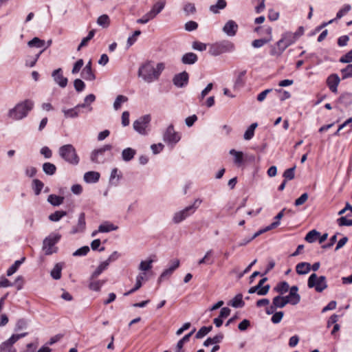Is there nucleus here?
I'll use <instances>...</instances> for the list:
<instances>
[{
	"instance_id": "2",
	"label": "nucleus",
	"mask_w": 352,
	"mask_h": 352,
	"mask_svg": "<svg viewBox=\"0 0 352 352\" xmlns=\"http://www.w3.org/2000/svg\"><path fill=\"white\" fill-rule=\"evenodd\" d=\"M34 102L30 99H26L17 103L13 108L8 110L7 116L14 120H21L28 116L32 110Z\"/></svg>"
},
{
	"instance_id": "52",
	"label": "nucleus",
	"mask_w": 352,
	"mask_h": 352,
	"mask_svg": "<svg viewBox=\"0 0 352 352\" xmlns=\"http://www.w3.org/2000/svg\"><path fill=\"white\" fill-rule=\"evenodd\" d=\"M212 329V326L202 327L196 333L195 338L197 339H201L204 338L206 335H207L209 332H210Z\"/></svg>"
},
{
	"instance_id": "57",
	"label": "nucleus",
	"mask_w": 352,
	"mask_h": 352,
	"mask_svg": "<svg viewBox=\"0 0 352 352\" xmlns=\"http://www.w3.org/2000/svg\"><path fill=\"white\" fill-rule=\"evenodd\" d=\"M272 316L271 318V321L274 323V324H278L279 323L282 319H283V317L284 316V313L283 311H276L272 314Z\"/></svg>"
},
{
	"instance_id": "10",
	"label": "nucleus",
	"mask_w": 352,
	"mask_h": 352,
	"mask_svg": "<svg viewBox=\"0 0 352 352\" xmlns=\"http://www.w3.org/2000/svg\"><path fill=\"white\" fill-rule=\"evenodd\" d=\"M151 117L149 115H145L137 119L133 124V129L141 135L147 134Z\"/></svg>"
},
{
	"instance_id": "45",
	"label": "nucleus",
	"mask_w": 352,
	"mask_h": 352,
	"mask_svg": "<svg viewBox=\"0 0 352 352\" xmlns=\"http://www.w3.org/2000/svg\"><path fill=\"white\" fill-rule=\"evenodd\" d=\"M67 215V212L63 210H57L54 213H52L49 216V219L51 221L57 222L60 220L61 218Z\"/></svg>"
},
{
	"instance_id": "47",
	"label": "nucleus",
	"mask_w": 352,
	"mask_h": 352,
	"mask_svg": "<svg viewBox=\"0 0 352 352\" xmlns=\"http://www.w3.org/2000/svg\"><path fill=\"white\" fill-rule=\"evenodd\" d=\"M44 186V184L38 179H34L32 181V189L34 190V192L36 195H38L41 190L43 189Z\"/></svg>"
},
{
	"instance_id": "36",
	"label": "nucleus",
	"mask_w": 352,
	"mask_h": 352,
	"mask_svg": "<svg viewBox=\"0 0 352 352\" xmlns=\"http://www.w3.org/2000/svg\"><path fill=\"white\" fill-rule=\"evenodd\" d=\"M25 258L23 257L20 260H17L14 262L13 265H12L7 270L6 274L8 276H12L14 274L20 267V265L25 261Z\"/></svg>"
},
{
	"instance_id": "1",
	"label": "nucleus",
	"mask_w": 352,
	"mask_h": 352,
	"mask_svg": "<svg viewBox=\"0 0 352 352\" xmlns=\"http://www.w3.org/2000/svg\"><path fill=\"white\" fill-rule=\"evenodd\" d=\"M164 69V63H158L155 67L152 61H146L140 66L138 75L145 82L152 83L159 80Z\"/></svg>"
},
{
	"instance_id": "44",
	"label": "nucleus",
	"mask_w": 352,
	"mask_h": 352,
	"mask_svg": "<svg viewBox=\"0 0 352 352\" xmlns=\"http://www.w3.org/2000/svg\"><path fill=\"white\" fill-rule=\"evenodd\" d=\"M257 126H258L257 123L254 122V123H252L248 128V129L245 131V133L243 135V138L245 140H251L254 137V130L257 127Z\"/></svg>"
},
{
	"instance_id": "15",
	"label": "nucleus",
	"mask_w": 352,
	"mask_h": 352,
	"mask_svg": "<svg viewBox=\"0 0 352 352\" xmlns=\"http://www.w3.org/2000/svg\"><path fill=\"white\" fill-rule=\"evenodd\" d=\"M52 76L54 82L60 87L65 88L67 86L68 80L67 78L63 76L62 69L58 68L57 69H55L52 72Z\"/></svg>"
},
{
	"instance_id": "60",
	"label": "nucleus",
	"mask_w": 352,
	"mask_h": 352,
	"mask_svg": "<svg viewBox=\"0 0 352 352\" xmlns=\"http://www.w3.org/2000/svg\"><path fill=\"white\" fill-rule=\"evenodd\" d=\"M348 127V131H350L352 130V117L347 119L346 121H344L342 124H340L337 130V131L335 133V134H338V132L343 128Z\"/></svg>"
},
{
	"instance_id": "19",
	"label": "nucleus",
	"mask_w": 352,
	"mask_h": 352,
	"mask_svg": "<svg viewBox=\"0 0 352 352\" xmlns=\"http://www.w3.org/2000/svg\"><path fill=\"white\" fill-rule=\"evenodd\" d=\"M122 178V173L118 168H113L110 174L109 184L111 186H118Z\"/></svg>"
},
{
	"instance_id": "38",
	"label": "nucleus",
	"mask_w": 352,
	"mask_h": 352,
	"mask_svg": "<svg viewBox=\"0 0 352 352\" xmlns=\"http://www.w3.org/2000/svg\"><path fill=\"white\" fill-rule=\"evenodd\" d=\"M63 269V265L60 263H56L54 268L51 271V276L55 280H58L61 277V271Z\"/></svg>"
},
{
	"instance_id": "4",
	"label": "nucleus",
	"mask_w": 352,
	"mask_h": 352,
	"mask_svg": "<svg viewBox=\"0 0 352 352\" xmlns=\"http://www.w3.org/2000/svg\"><path fill=\"white\" fill-rule=\"evenodd\" d=\"M234 50L235 45L232 42L224 40L211 45L208 52L210 55L217 56L224 53L232 52Z\"/></svg>"
},
{
	"instance_id": "58",
	"label": "nucleus",
	"mask_w": 352,
	"mask_h": 352,
	"mask_svg": "<svg viewBox=\"0 0 352 352\" xmlns=\"http://www.w3.org/2000/svg\"><path fill=\"white\" fill-rule=\"evenodd\" d=\"M89 252V248L87 245L83 246L77 250H76L73 253L74 256H82L87 254V253Z\"/></svg>"
},
{
	"instance_id": "33",
	"label": "nucleus",
	"mask_w": 352,
	"mask_h": 352,
	"mask_svg": "<svg viewBox=\"0 0 352 352\" xmlns=\"http://www.w3.org/2000/svg\"><path fill=\"white\" fill-rule=\"evenodd\" d=\"M223 339V334L222 333H219L213 338H207L204 342V346H208L210 344H218L220 343Z\"/></svg>"
},
{
	"instance_id": "50",
	"label": "nucleus",
	"mask_w": 352,
	"mask_h": 352,
	"mask_svg": "<svg viewBox=\"0 0 352 352\" xmlns=\"http://www.w3.org/2000/svg\"><path fill=\"white\" fill-rule=\"evenodd\" d=\"M319 234V232L316 231V230H312L307 234L305 236V240L308 243L315 242L316 241H317Z\"/></svg>"
},
{
	"instance_id": "28",
	"label": "nucleus",
	"mask_w": 352,
	"mask_h": 352,
	"mask_svg": "<svg viewBox=\"0 0 352 352\" xmlns=\"http://www.w3.org/2000/svg\"><path fill=\"white\" fill-rule=\"evenodd\" d=\"M246 70H243L237 74L234 83V89L242 87L245 85L244 78Z\"/></svg>"
},
{
	"instance_id": "46",
	"label": "nucleus",
	"mask_w": 352,
	"mask_h": 352,
	"mask_svg": "<svg viewBox=\"0 0 352 352\" xmlns=\"http://www.w3.org/2000/svg\"><path fill=\"white\" fill-rule=\"evenodd\" d=\"M97 24L104 28L109 27L110 24V19L107 14H102L97 19Z\"/></svg>"
},
{
	"instance_id": "31",
	"label": "nucleus",
	"mask_w": 352,
	"mask_h": 352,
	"mask_svg": "<svg viewBox=\"0 0 352 352\" xmlns=\"http://www.w3.org/2000/svg\"><path fill=\"white\" fill-rule=\"evenodd\" d=\"M229 153L234 157V163L237 166H240L243 162V153L241 151H237L234 149H231Z\"/></svg>"
},
{
	"instance_id": "40",
	"label": "nucleus",
	"mask_w": 352,
	"mask_h": 352,
	"mask_svg": "<svg viewBox=\"0 0 352 352\" xmlns=\"http://www.w3.org/2000/svg\"><path fill=\"white\" fill-rule=\"evenodd\" d=\"M109 264L105 261L102 262L96 269V270L91 274L92 278H98L104 270H106Z\"/></svg>"
},
{
	"instance_id": "12",
	"label": "nucleus",
	"mask_w": 352,
	"mask_h": 352,
	"mask_svg": "<svg viewBox=\"0 0 352 352\" xmlns=\"http://www.w3.org/2000/svg\"><path fill=\"white\" fill-rule=\"evenodd\" d=\"M194 213V207H186L184 209L175 212L173 217V221L174 223H179L187 217H190Z\"/></svg>"
},
{
	"instance_id": "42",
	"label": "nucleus",
	"mask_w": 352,
	"mask_h": 352,
	"mask_svg": "<svg viewBox=\"0 0 352 352\" xmlns=\"http://www.w3.org/2000/svg\"><path fill=\"white\" fill-rule=\"evenodd\" d=\"M284 49L280 45H277V42L270 46V54L272 56L278 57L280 56L284 52Z\"/></svg>"
},
{
	"instance_id": "56",
	"label": "nucleus",
	"mask_w": 352,
	"mask_h": 352,
	"mask_svg": "<svg viewBox=\"0 0 352 352\" xmlns=\"http://www.w3.org/2000/svg\"><path fill=\"white\" fill-rule=\"evenodd\" d=\"M341 74L342 79L352 78V64H349L346 67L342 69Z\"/></svg>"
},
{
	"instance_id": "49",
	"label": "nucleus",
	"mask_w": 352,
	"mask_h": 352,
	"mask_svg": "<svg viewBox=\"0 0 352 352\" xmlns=\"http://www.w3.org/2000/svg\"><path fill=\"white\" fill-rule=\"evenodd\" d=\"M289 289L290 287L289 284L285 281L278 283L274 288V289L280 294L287 292Z\"/></svg>"
},
{
	"instance_id": "14",
	"label": "nucleus",
	"mask_w": 352,
	"mask_h": 352,
	"mask_svg": "<svg viewBox=\"0 0 352 352\" xmlns=\"http://www.w3.org/2000/svg\"><path fill=\"white\" fill-rule=\"evenodd\" d=\"M285 302V301H283L282 300V296H275L272 300V305L270 307H267L266 314L267 315H272L275 312V311L277 309L283 308L284 307L286 306Z\"/></svg>"
},
{
	"instance_id": "51",
	"label": "nucleus",
	"mask_w": 352,
	"mask_h": 352,
	"mask_svg": "<svg viewBox=\"0 0 352 352\" xmlns=\"http://www.w3.org/2000/svg\"><path fill=\"white\" fill-rule=\"evenodd\" d=\"M128 100V98L126 96L119 95L116 98L114 103H113V108L115 110H118L120 109L121 105L122 103L126 102Z\"/></svg>"
},
{
	"instance_id": "53",
	"label": "nucleus",
	"mask_w": 352,
	"mask_h": 352,
	"mask_svg": "<svg viewBox=\"0 0 352 352\" xmlns=\"http://www.w3.org/2000/svg\"><path fill=\"white\" fill-rule=\"evenodd\" d=\"M340 78L338 74H331V92L337 93Z\"/></svg>"
},
{
	"instance_id": "21",
	"label": "nucleus",
	"mask_w": 352,
	"mask_h": 352,
	"mask_svg": "<svg viewBox=\"0 0 352 352\" xmlns=\"http://www.w3.org/2000/svg\"><path fill=\"white\" fill-rule=\"evenodd\" d=\"M85 214L84 212H81L78 216V223L75 227L72 228L71 233L76 234L78 232H82L85 230Z\"/></svg>"
},
{
	"instance_id": "23",
	"label": "nucleus",
	"mask_w": 352,
	"mask_h": 352,
	"mask_svg": "<svg viewBox=\"0 0 352 352\" xmlns=\"http://www.w3.org/2000/svg\"><path fill=\"white\" fill-rule=\"evenodd\" d=\"M145 273H140L136 277V283L135 284H133V287L130 289L129 291L125 292L124 294V296H129L137 290H138L142 285V281L144 279Z\"/></svg>"
},
{
	"instance_id": "64",
	"label": "nucleus",
	"mask_w": 352,
	"mask_h": 352,
	"mask_svg": "<svg viewBox=\"0 0 352 352\" xmlns=\"http://www.w3.org/2000/svg\"><path fill=\"white\" fill-rule=\"evenodd\" d=\"M340 62L343 63H349L352 62V50L342 56L340 58Z\"/></svg>"
},
{
	"instance_id": "37",
	"label": "nucleus",
	"mask_w": 352,
	"mask_h": 352,
	"mask_svg": "<svg viewBox=\"0 0 352 352\" xmlns=\"http://www.w3.org/2000/svg\"><path fill=\"white\" fill-rule=\"evenodd\" d=\"M42 168L43 172L47 175H53L56 171V166L50 162H45Z\"/></svg>"
},
{
	"instance_id": "22",
	"label": "nucleus",
	"mask_w": 352,
	"mask_h": 352,
	"mask_svg": "<svg viewBox=\"0 0 352 352\" xmlns=\"http://www.w3.org/2000/svg\"><path fill=\"white\" fill-rule=\"evenodd\" d=\"M100 174L96 171H88L84 174L83 179L86 183L93 184L99 181Z\"/></svg>"
},
{
	"instance_id": "39",
	"label": "nucleus",
	"mask_w": 352,
	"mask_h": 352,
	"mask_svg": "<svg viewBox=\"0 0 352 352\" xmlns=\"http://www.w3.org/2000/svg\"><path fill=\"white\" fill-rule=\"evenodd\" d=\"M28 45L30 47L42 48L43 50V47L45 45V41L38 37H34L28 43Z\"/></svg>"
},
{
	"instance_id": "13",
	"label": "nucleus",
	"mask_w": 352,
	"mask_h": 352,
	"mask_svg": "<svg viewBox=\"0 0 352 352\" xmlns=\"http://www.w3.org/2000/svg\"><path fill=\"white\" fill-rule=\"evenodd\" d=\"M189 75L186 72H182L174 76L173 83L179 88L186 87L188 83Z\"/></svg>"
},
{
	"instance_id": "11",
	"label": "nucleus",
	"mask_w": 352,
	"mask_h": 352,
	"mask_svg": "<svg viewBox=\"0 0 352 352\" xmlns=\"http://www.w3.org/2000/svg\"><path fill=\"white\" fill-rule=\"evenodd\" d=\"M296 40V34L288 32L282 35L281 38L277 41V45L282 46L284 50H285L289 46L294 44Z\"/></svg>"
},
{
	"instance_id": "7",
	"label": "nucleus",
	"mask_w": 352,
	"mask_h": 352,
	"mask_svg": "<svg viewBox=\"0 0 352 352\" xmlns=\"http://www.w3.org/2000/svg\"><path fill=\"white\" fill-rule=\"evenodd\" d=\"M181 140V134L176 132L173 124H170L163 134V140L167 144L174 146Z\"/></svg>"
},
{
	"instance_id": "55",
	"label": "nucleus",
	"mask_w": 352,
	"mask_h": 352,
	"mask_svg": "<svg viewBox=\"0 0 352 352\" xmlns=\"http://www.w3.org/2000/svg\"><path fill=\"white\" fill-rule=\"evenodd\" d=\"M184 12L186 15L189 16L190 14H193L196 12V7L194 3H187L184 6Z\"/></svg>"
},
{
	"instance_id": "18",
	"label": "nucleus",
	"mask_w": 352,
	"mask_h": 352,
	"mask_svg": "<svg viewBox=\"0 0 352 352\" xmlns=\"http://www.w3.org/2000/svg\"><path fill=\"white\" fill-rule=\"evenodd\" d=\"M106 281V280H98L97 278H92V275L91 274L88 287L90 290L99 292L102 287L105 284Z\"/></svg>"
},
{
	"instance_id": "30",
	"label": "nucleus",
	"mask_w": 352,
	"mask_h": 352,
	"mask_svg": "<svg viewBox=\"0 0 352 352\" xmlns=\"http://www.w3.org/2000/svg\"><path fill=\"white\" fill-rule=\"evenodd\" d=\"M296 270L298 274H306L311 270V265L307 262H302L297 264Z\"/></svg>"
},
{
	"instance_id": "27",
	"label": "nucleus",
	"mask_w": 352,
	"mask_h": 352,
	"mask_svg": "<svg viewBox=\"0 0 352 352\" xmlns=\"http://www.w3.org/2000/svg\"><path fill=\"white\" fill-rule=\"evenodd\" d=\"M289 296L292 299V305H296L300 301V296L298 294V288L297 286L294 285L290 287L289 289Z\"/></svg>"
},
{
	"instance_id": "25",
	"label": "nucleus",
	"mask_w": 352,
	"mask_h": 352,
	"mask_svg": "<svg viewBox=\"0 0 352 352\" xmlns=\"http://www.w3.org/2000/svg\"><path fill=\"white\" fill-rule=\"evenodd\" d=\"M198 60L197 54L192 52L184 54L182 57V62L185 65H192Z\"/></svg>"
},
{
	"instance_id": "5",
	"label": "nucleus",
	"mask_w": 352,
	"mask_h": 352,
	"mask_svg": "<svg viewBox=\"0 0 352 352\" xmlns=\"http://www.w3.org/2000/svg\"><path fill=\"white\" fill-rule=\"evenodd\" d=\"M60 234L52 233L47 236L43 242V250L46 255H50L57 252L58 248L55 245L60 241Z\"/></svg>"
},
{
	"instance_id": "54",
	"label": "nucleus",
	"mask_w": 352,
	"mask_h": 352,
	"mask_svg": "<svg viewBox=\"0 0 352 352\" xmlns=\"http://www.w3.org/2000/svg\"><path fill=\"white\" fill-rule=\"evenodd\" d=\"M212 254V250H208L205 254V256L198 261L197 264L199 265H203V264H212L213 263L212 261H210V258Z\"/></svg>"
},
{
	"instance_id": "63",
	"label": "nucleus",
	"mask_w": 352,
	"mask_h": 352,
	"mask_svg": "<svg viewBox=\"0 0 352 352\" xmlns=\"http://www.w3.org/2000/svg\"><path fill=\"white\" fill-rule=\"evenodd\" d=\"M74 86L76 91H82L85 87V82L80 79H76L74 82Z\"/></svg>"
},
{
	"instance_id": "32",
	"label": "nucleus",
	"mask_w": 352,
	"mask_h": 352,
	"mask_svg": "<svg viewBox=\"0 0 352 352\" xmlns=\"http://www.w3.org/2000/svg\"><path fill=\"white\" fill-rule=\"evenodd\" d=\"M245 303L243 300V295L238 294L232 300L228 302V305L234 308L243 307Z\"/></svg>"
},
{
	"instance_id": "34",
	"label": "nucleus",
	"mask_w": 352,
	"mask_h": 352,
	"mask_svg": "<svg viewBox=\"0 0 352 352\" xmlns=\"http://www.w3.org/2000/svg\"><path fill=\"white\" fill-rule=\"evenodd\" d=\"M80 76L83 79L88 81H93L96 79V75L94 74L92 69L83 68Z\"/></svg>"
},
{
	"instance_id": "6",
	"label": "nucleus",
	"mask_w": 352,
	"mask_h": 352,
	"mask_svg": "<svg viewBox=\"0 0 352 352\" xmlns=\"http://www.w3.org/2000/svg\"><path fill=\"white\" fill-rule=\"evenodd\" d=\"M307 285L309 288H314L317 292H322L327 287L325 276H318L316 274H312L308 278Z\"/></svg>"
},
{
	"instance_id": "9",
	"label": "nucleus",
	"mask_w": 352,
	"mask_h": 352,
	"mask_svg": "<svg viewBox=\"0 0 352 352\" xmlns=\"http://www.w3.org/2000/svg\"><path fill=\"white\" fill-rule=\"evenodd\" d=\"M112 148L111 144H106L98 149L94 150L90 156L91 161L94 163L101 164L106 160L105 153L110 151Z\"/></svg>"
},
{
	"instance_id": "59",
	"label": "nucleus",
	"mask_w": 352,
	"mask_h": 352,
	"mask_svg": "<svg viewBox=\"0 0 352 352\" xmlns=\"http://www.w3.org/2000/svg\"><path fill=\"white\" fill-rule=\"evenodd\" d=\"M295 168H296V166H294L292 168H288V169L285 170V172L283 173V177H285L286 181L287 180H292V179H293L294 178V177H295V174H294Z\"/></svg>"
},
{
	"instance_id": "48",
	"label": "nucleus",
	"mask_w": 352,
	"mask_h": 352,
	"mask_svg": "<svg viewBox=\"0 0 352 352\" xmlns=\"http://www.w3.org/2000/svg\"><path fill=\"white\" fill-rule=\"evenodd\" d=\"M153 263V260L152 259L142 261L139 265L138 269L144 273L145 272L148 271L152 268Z\"/></svg>"
},
{
	"instance_id": "43",
	"label": "nucleus",
	"mask_w": 352,
	"mask_h": 352,
	"mask_svg": "<svg viewBox=\"0 0 352 352\" xmlns=\"http://www.w3.org/2000/svg\"><path fill=\"white\" fill-rule=\"evenodd\" d=\"M166 1L164 0H159L153 4L151 10L156 14H159L164 8Z\"/></svg>"
},
{
	"instance_id": "61",
	"label": "nucleus",
	"mask_w": 352,
	"mask_h": 352,
	"mask_svg": "<svg viewBox=\"0 0 352 352\" xmlns=\"http://www.w3.org/2000/svg\"><path fill=\"white\" fill-rule=\"evenodd\" d=\"M213 84L212 82L208 84L204 89L202 90L198 98L200 101L203 100L208 93L212 89Z\"/></svg>"
},
{
	"instance_id": "29",
	"label": "nucleus",
	"mask_w": 352,
	"mask_h": 352,
	"mask_svg": "<svg viewBox=\"0 0 352 352\" xmlns=\"http://www.w3.org/2000/svg\"><path fill=\"white\" fill-rule=\"evenodd\" d=\"M226 6L227 2L226 0H217L216 4L210 6L209 10L214 14H217L220 10L224 9Z\"/></svg>"
},
{
	"instance_id": "17",
	"label": "nucleus",
	"mask_w": 352,
	"mask_h": 352,
	"mask_svg": "<svg viewBox=\"0 0 352 352\" xmlns=\"http://www.w3.org/2000/svg\"><path fill=\"white\" fill-rule=\"evenodd\" d=\"M85 105H79L77 104L73 108L66 109L63 108L62 112L64 114V117L65 118H76L79 116L80 114V109L83 108Z\"/></svg>"
},
{
	"instance_id": "24",
	"label": "nucleus",
	"mask_w": 352,
	"mask_h": 352,
	"mask_svg": "<svg viewBox=\"0 0 352 352\" xmlns=\"http://www.w3.org/2000/svg\"><path fill=\"white\" fill-rule=\"evenodd\" d=\"M136 154V151L131 147L126 148L122 151L121 155L123 161L128 162L132 160Z\"/></svg>"
},
{
	"instance_id": "62",
	"label": "nucleus",
	"mask_w": 352,
	"mask_h": 352,
	"mask_svg": "<svg viewBox=\"0 0 352 352\" xmlns=\"http://www.w3.org/2000/svg\"><path fill=\"white\" fill-rule=\"evenodd\" d=\"M83 65H84V61L82 59L78 60L74 65V67L72 69V73L73 74H78L80 72V70L82 69Z\"/></svg>"
},
{
	"instance_id": "8",
	"label": "nucleus",
	"mask_w": 352,
	"mask_h": 352,
	"mask_svg": "<svg viewBox=\"0 0 352 352\" xmlns=\"http://www.w3.org/2000/svg\"><path fill=\"white\" fill-rule=\"evenodd\" d=\"M28 333L27 332L13 334L9 339L2 342L0 345L1 352H16V349L13 346L14 344L19 339L25 337Z\"/></svg>"
},
{
	"instance_id": "26",
	"label": "nucleus",
	"mask_w": 352,
	"mask_h": 352,
	"mask_svg": "<svg viewBox=\"0 0 352 352\" xmlns=\"http://www.w3.org/2000/svg\"><path fill=\"white\" fill-rule=\"evenodd\" d=\"M118 229L117 226H115L109 221H104L98 226V232L102 233L109 232L111 231H115Z\"/></svg>"
},
{
	"instance_id": "20",
	"label": "nucleus",
	"mask_w": 352,
	"mask_h": 352,
	"mask_svg": "<svg viewBox=\"0 0 352 352\" xmlns=\"http://www.w3.org/2000/svg\"><path fill=\"white\" fill-rule=\"evenodd\" d=\"M352 103V94H344L340 96L337 101V107L342 109L346 108Z\"/></svg>"
},
{
	"instance_id": "16",
	"label": "nucleus",
	"mask_w": 352,
	"mask_h": 352,
	"mask_svg": "<svg viewBox=\"0 0 352 352\" xmlns=\"http://www.w3.org/2000/svg\"><path fill=\"white\" fill-rule=\"evenodd\" d=\"M222 30L228 36H234L237 32L238 25L234 21L229 20L226 23Z\"/></svg>"
},
{
	"instance_id": "41",
	"label": "nucleus",
	"mask_w": 352,
	"mask_h": 352,
	"mask_svg": "<svg viewBox=\"0 0 352 352\" xmlns=\"http://www.w3.org/2000/svg\"><path fill=\"white\" fill-rule=\"evenodd\" d=\"M96 100V96L93 94H90L87 95L85 99L84 102L82 104H78L79 105H85L83 108H87L89 111H91L93 108L90 106V104L94 102Z\"/></svg>"
},
{
	"instance_id": "3",
	"label": "nucleus",
	"mask_w": 352,
	"mask_h": 352,
	"mask_svg": "<svg viewBox=\"0 0 352 352\" xmlns=\"http://www.w3.org/2000/svg\"><path fill=\"white\" fill-rule=\"evenodd\" d=\"M58 154L64 161L69 164L76 166L80 162L76 150L72 144H68L61 146L58 148Z\"/></svg>"
},
{
	"instance_id": "35",
	"label": "nucleus",
	"mask_w": 352,
	"mask_h": 352,
	"mask_svg": "<svg viewBox=\"0 0 352 352\" xmlns=\"http://www.w3.org/2000/svg\"><path fill=\"white\" fill-rule=\"evenodd\" d=\"M64 197L56 195H50L48 196L47 201L54 206H58L63 203Z\"/></svg>"
}]
</instances>
